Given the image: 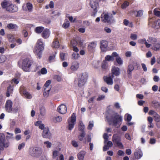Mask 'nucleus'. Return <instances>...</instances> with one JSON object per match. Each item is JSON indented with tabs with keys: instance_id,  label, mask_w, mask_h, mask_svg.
<instances>
[{
	"instance_id": "f257e3e1",
	"label": "nucleus",
	"mask_w": 160,
	"mask_h": 160,
	"mask_svg": "<svg viewBox=\"0 0 160 160\" xmlns=\"http://www.w3.org/2000/svg\"><path fill=\"white\" fill-rule=\"evenodd\" d=\"M32 66V68L33 69L34 72H36L39 68V66L34 63L33 61L29 58H26L24 59L22 61V65L20 66L22 69L25 72H29L30 71V68Z\"/></svg>"
},
{
	"instance_id": "f03ea898",
	"label": "nucleus",
	"mask_w": 160,
	"mask_h": 160,
	"mask_svg": "<svg viewBox=\"0 0 160 160\" xmlns=\"http://www.w3.org/2000/svg\"><path fill=\"white\" fill-rule=\"evenodd\" d=\"M42 149L39 147H31L28 150L29 155L33 158H38L40 157L42 153Z\"/></svg>"
},
{
	"instance_id": "7ed1b4c3",
	"label": "nucleus",
	"mask_w": 160,
	"mask_h": 160,
	"mask_svg": "<svg viewBox=\"0 0 160 160\" xmlns=\"http://www.w3.org/2000/svg\"><path fill=\"white\" fill-rule=\"evenodd\" d=\"M44 49V47L43 42L41 39L38 40L34 48V52L39 59L41 58L42 57V51Z\"/></svg>"
},
{
	"instance_id": "20e7f679",
	"label": "nucleus",
	"mask_w": 160,
	"mask_h": 160,
	"mask_svg": "<svg viewBox=\"0 0 160 160\" xmlns=\"http://www.w3.org/2000/svg\"><path fill=\"white\" fill-rule=\"evenodd\" d=\"M88 75L86 72L82 73L80 75L78 78V85L79 87H82L84 86L87 82Z\"/></svg>"
},
{
	"instance_id": "39448f33",
	"label": "nucleus",
	"mask_w": 160,
	"mask_h": 160,
	"mask_svg": "<svg viewBox=\"0 0 160 160\" xmlns=\"http://www.w3.org/2000/svg\"><path fill=\"white\" fill-rule=\"evenodd\" d=\"M101 19L104 22L110 24L113 21V17L112 15L109 16L108 12L104 13L101 15Z\"/></svg>"
},
{
	"instance_id": "423d86ee",
	"label": "nucleus",
	"mask_w": 160,
	"mask_h": 160,
	"mask_svg": "<svg viewBox=\"0 0 160 160\" xmlns=\"http://www.w3.org/2000/svg\"><path fill=\"white\" fill-rule=\"evenodd\" d=\"M76 116L75 113H73L70 117V119L68 120V129L72 130L74 127L76 122Z\"/></svg>"
},
{
	"instance_id": "0eeeda50",
	"label": "nucleus",
	"mask_w": 160,
	"mask_h": 160,
	"mask_svg": "<svg viewBox=\"0 0 160 160\" xmlns=\"http://www.w3.org/2000/svg\"><path fill=\"white\" fill-rule=\"evenodd\" d=\"M111 120L109 121L113 122V124L115 126H117V124L121 122L122 120V117L120 116L117 113H114L111 117Z\"/></svg>"
},
{
	"instance_id": "6e6552de",
	"label": "nucleus",
	"mask_w": 160,
	"mask_h": 160,
	"mask_svg": "<svg viewBox=\"0 0 160 160\" xmlns=\"http://www.w3.org/2000/svg\"><path fill=\"white\" fill-rule=\"evenodd\" d=\"M104 0H95V1H91L90 2V5L91 8L93 9V16H95L98 11V9L99 7L98 2L100 1H103Z\"/></svg>"
},
{
	"instance_id": "1a4fd4ad",
	"label": "nucleus",
	"mask_w": 160,
	"mask_h": 160,
	"mask_svg": "<svg viewBox=\"0 0 160 160\" xmlns=\"http://www.w3.org/2000/svg\"><path fill=\"white\" fill-rule=\"evenodd\" d=\"M112 141L114 144L117 145L118 147L122 148L123 145L121 142V138L117 134H114L112 137Z\"/></svg>"
},
{
	"instance_id": "9d476101",
	"label": "nucleus",
	"mask_w": 160,
	"mask_h": 160,
	"mask_svg": "<svg viewBox=\"0 0 160 160\" xmlns=\"http://www.w3.org/2000/svg\"><path fill=\"white\" fill-rule=\"evenodd\" d=\"M19 91L21 94H23L27 99H30L32 98V95L29 92L27 91L25 87L22 86L19 89Z\"/></svg>"
},
{
	"instance_id": "9b49d317",
	"label": "nucleus",
	"mask_w": 160,
	"mask_h": 160,
	"mask_svg": "<svg viewBox=\"0 0 160 160\" xmlns=\"http://www.w3.org/2000/svg\"><path fill=\"white\" fill-rule=\"evenodd\" d=\"M108 42L105 40H101L100 42V48L102 52H106L108 50Z\"/></svg>"
},
{
	"instance_id": "f8f14e48",
	"label": "nucleus",
	"mask_w": 160,
	"mask_h": 160,
	"mask_svg": "<svg viewBox=\"0 0 160 160\" xmlns=\"http://www.w3.org/2000/svg\"><path fill=\"white\" fill-rule=\"evenodd\" d=\"M42 136L43 138H51L52 134L48 127H45L43 131Z\"/></svg>"
},
{
	"instance_id": "ddd939ff",
	"label": "nucleus",
	"mask_w": 160,
	"mask_h": 160,
	"mask_svg": "<svg viewBox=\"0 0 160 160\" xmlns=\"http://www.w3.org/2000/svg\"><path fill=\"white\" fill-rule=\"evenodd\" d=\"M33 6L32 4L29 2H27L26 4H24L22 6V9L25 11L32 12L33 9Z\"/></svg>"
},
{
	"instance_id": "4468645a",
	"label": "nucleus",
	"mask_w": 160,
	"mask_h": 160,
	"mask_svg": "<svg viewBox=\"0 0 160 160\" xmlns=\"http://www.w3.org/2000/svg\"><path fill=\"white\" fill-rule=\"evenodd\" d=\"M97 46L96 42H90L88 47V49L90 52H93L95 51V48Z\"/></svg>"
},
{
	"instance_id": "2eb2a0df",
	"label": "nucleus",
	"mask_w": 160,
	"mask_h": 160,
	"mask_svg": "<svg viewBox=\"0 0 160 160\" xmlns=\"http://www.w3.org/2000/svg\"><path fill=\"white\" fill-rule=\"evenodd\" d=\"M112 78L114 77V75L116 76H118L120 74V69L119 68L113 67H112Z\"/></svg>"
},
{
	"instance_id": "dca6fc26",
	"label": "nucleus",
	"mask_w": 160,
	"mask_h": 160,
	"mask_svg": "<svg viewBox=\"0 0 160 160\" xmlns=\"http://www.w3.org/2000/svg\"><path fill=\"white\" fill-rule=\"evenodd\" d=\"M18 8L16 5L11 4L9 5L7 8V11L10 12H15L18 11Z\"/></svg>"
},
{
	"instance_id": "f3484780",
	"label": "nucleus",
	"mask_w": 160,
	"mask_h": 160,
	"mask_svg": "<svg viewBox=\"0 0 160 160\" xmlns=\"http://www.w3.org/2000/svg\"><path fill=\"white\" fill-rule=\"evenodd\" d=\"M58 110L60 113L64 114L66 112L67 109L66 105L61 104L58 107Z\"/></svg>"
},
{
	"instance_id": "a211bd4d",
	"label": "nucleus",
	"mask_w": 160,
	"mask_h": 160,
	"mask_svg": "<svg viewBox=\"0 0 160 160\" xmlns=\"http://www.w3.org/2000/svg\"><path fill=\"white\" fill-rule=\"evenodd\" d=\"M79 63L77 61H74L72 63L70 68L72 71H76L79 68Z\"/></svg>"
},
{
	"instance_id": "6ab92c4d",
	"label": "nucleus",
	"mask_w": 160,
	"mask_h": 160,
	"mask_svg": "<svg viewBox=\"0 0 160 160\" xmlns=\"http://www.w3.org/2000/svg\"><path fill=\"white\" fill-rule=\"evenodd\" d=\"M134 155L136 159L140 158L142 155L141 150L138 148L136 149L134 153Z\"/></svg>"
},
{
	"instance_id": "aec40b11",
	"label": "nucleus",
	"mask_w": 160,
	"mask_h": 160,
	"mask_svg": "<svg viewBox=\"0 0 160 160\" xmlns=\"http://www.w3.org/2000/svg\"><path fill=\"white\" fill-rule=\"evenodd\" d=\"M112 55L114 56L116 58V61L119 64L122 65L123 64V61L117 52H112Z\"/></svg>"
},
{
	"instance_id": "412c9836",
	"label": "nucleus",
	"mask_w": 160,
	"mask_h": 160,
	"mask_svg": "<svg viewBox=\"0 0 160 160\" xmlns=\"http://www.w3.org/2000/svg\"><path fill=\"white\" fill-rule=\"evenodd\" d=\"M12 102L11 101H7L5 104V108L8 112H10L12 111Z\"/></svg>"
},
{
	"instance_id": "4be33fe9",
	"label": "nucleus",
	"mask_w": 160,
	"mask_h": 160,
	"mask_svg": "<svg viewBox=\"0 0 160 160\" xmlns=\"http://www.w3.org/2000/svg\"><path fill=\"white\" fill-rule=\"evenodd\" d=\"M50 34V31L48 29L46 28L44 29L42 34V37L45 39L48 38Z\"/></svg>"
},
{
	"instance_id": "5701e85b",
	"label": "nucleus",
	"mask_w": 160,
	"mask_h": 160,
	"mask_svg": "<svg viewBox=\"0 0 160 160\" xmlns=\"http://www.w3.org/2000/svg\"><path fill=\"white\" fill-rule=\"evenodd\" d=\"M103 78L104 81L108 84L112 85L113 84L112 79L113 78H112V77H111V76H106L104 77Z\"/></svg>"
},
{
	"instance_id": "b1692460",
	"label": "nucleus",
	"mask_w": 160,
	"mask_h": 160,
	"mask_svg": "<svg viewBox=\"0 0 160 160\" xmlns=\"http://www.w3.org/2000/svg\"><path fill=\"white\" fill-rule=\"evenodd\" d=\"M134 68L132 64H130L128 66L127 72L128 77L130 78L131 77L132 72L134 69Z\"/></svg>"
},
{
	"instance_id": "393cba45",
	"label": "nucleus",
	"mask_w": 160,
	"mask_h": 160,
	"mask_svg": "<svg viewBox=\"0 0 160 160\" xmlns=\"http://www.w3.org/2000/svg\"><path fill=\"white\" fill-rule=\"evenodd\" d=\"M7 27L10 29H13L14 31L18 30V27L16 24L13 23H9L7 25Z\"/></svg>"
},
{
	"instance_id": "a878e982",
	"label": "nucleus",
	"mask_w": 160,
	"mask_h": 160,
	"mask_svg": "<svg viewBox=\"0 0 160 160\" xmlns=\"http://www.w3.org/2000/svg\"><path fill=\"white\" fill-rule=\"evenodd\" d=\"M138 42L139 43L141 44L144 43L147 48H149L150 47L151 44H150L148 43L145 38H143L139 39L138 40Z\"/></svg>"
},
{
	"instance_id": "bb28decb",
	"label": "nucleus",
	"mask_w": 160,
	"mask_h": 160,
	"mask_svg": "<svg viewBox=\"0 0 160 160\" xmlns=\"http://www.w3.org/2000/svg\"><path fill=\"white\" fill-rule=\"evenodd\" d=\"M86 154V152L84 151H82L79 152L78 155V158L79 160H83V158Z\"/></svg>"
},
{
	"instance_id": "cd10ccee",
	"label": "nucleus",
	"mask_w": 160,
	"mask_h": 160,
	"mask_svg": "<svg viewBox=\"0 0 160 160\" xmlns=\"http://www.w3.org/2000/svg\"><path fill=\"white\" fill-rule=\"evenodd\" d=\"M13 90V87H12L10 85L8 87L6 92V96L7 97H9L10 96V94L12 93Z\"/></svg>"
},
{
	"instance_id": "c85d7f7f",
	"label": "nucleus",
	"mask_w": 160,
	"mask_h": 160,
	"mask_svg": "<svg viewBox=\"0 0 160 160\" xmlns=\"http://www.w3.org/2000/svg\"><path fill=\"white\" fill-rule=\"evenodd\" d=\"M44 28L43 27H37L35 29V32L38 34H40L43 31Z\"/></svg>"
},
{
	"instance_id": "c756f323",
	"label": "nucleus",
	"mask_w": 160,
	"mask_h": 160,
	"mask_svg": "<svg viewBox=\"0 0 160 160\" xmlns=\"http://www.w3.org/2000/svg\"><path fill=\"white\" fill-rule=\"evenodd\" d=\"M52 47L53 48H58L60 47L59 41L58 40H55L53 42Z\"/></svg>"
},
{
	"instance_id": "7c9ffc66",
	"label": "nucleus",
	"mask_w": 160,
	"mask_h": 160,
	"mask_svg": "<svg viewBox=\"0 0 160 160\" xmlns=\"http://www.w3.org/2000/svg\"><path fill=\"white\" fill-rule=\"evenodd\" d=\"M51 88H44V91L43 92V95L45 97H48L49 96V92Z\"/></svg>"
},
{
	"instance_id": "2f4dec72",
	"label": "nucleus",
	"mask_w": 160,
	"mask_h": 160,
	"mask_svg": "<svg viewBox=\"0 0 160 160\" xmlns=\"http://www.w3.org/2000/svg\"><path fill=\"white\" fill-rule=\"evenodd\" d=\"M115 57L114 56L112 55H112H107L105 58V60L106 61H113L114 60V57Z\"/></svg>"
},
{
	"instance_id": "473e14b6",
	"label": "nucleus",
	"mask_w": 160,
	"mask_h": 160,
	"mask_svg": "<svg viewBox=\"0 0 160 160\" xmlns=\"http://www.w3.org/2000/svg\"><path fill=\"white\" fill-rule=\"evenodd\" d=\"M147 41L149 43L154 44V43L157 42V40L155 38L152 37H149Z\"/></svg>"
},
{
	"instance_id": "72a5a7b5",
	"label": "nucleus",
	"mask_w": 160,
	"mask_h": 160,
	"mask_svg": "<svg viewBox=\"0 0 160 160\" xmlns=\"http://www.w3.org/2000/svg\"><path fill=\"white\" fill-rule=\"evenodd\" d=\"M1 5L3 9H6L7 10V8H8V2L7 1H3L2 2Z\"/></svg>"
},
{
	"instance_id": "f704fd0d",
	"label": "nucleus",
	"mask_w": 160,
	"mask_h": 160,
	"mask_svg": "<svg viewBox=\"0 0 160 160\" xmlns=\"http://www.w3.org/2000/svg\"><path fill=\"white\" fill-rule=\"evenodd\" d=\"M40 114L43 116H44L46 114V110L45 108L43 107H42L40 108Z\"/></svg>"
},
{
	"instance_id": "c9c22d12",
	"label": "nucleus",
	"mask_w": 160,
	"mask_h": 160,
	"mask_svg": "<svg viewBox=\"0 0 160 160\" xmlns=\"http://www.w3.org/2000/svg\"><path fill=\"white\" fill-rule=\"evenodd\" d=\"M62 27L65 29L68 28L70 26V22L68 21L67 20L62 25Z\"/></svg>"
},
{
	"instance_id": "e433bc0d",
	"label": "nucleus",
	"mask_w": 160,
	"mask_h": 160,
	"mask_svg": "<svg viewBox=\"0 0 160 160\" xmlns=\"http://www.w3.org/2000/svg\"><path fill=\"white\" fill-rule=\"evenodd\" d=\"M153 49L155 51L159 50L160 49V43H158L154 44Z\"/></svg>"
},
{
	"instance_id": "4c0bfd02",
	"label": "nucleus",
	"mask_w": 160,
	"mask_h": 160,
	"mask_svg": "<svg viewBox=\"0 0 160 160\" xmlns=\"http://www.w3.org/2000/svg\"><path fill=\"white\" fill-rule=\"evenodd\" d=\"M51 83V81L50 80H48L45 83L44 85V88H51V86H49L50 84Z\"/></svg>"
},
{
	"instance_id": "58836bf2",
	"label": "nucleus",
	"mask_w": 160,
	"mask_h": 160,
	"mask_svg": "<svg viewBox=\"0 0 160 160\" xmlns=\"http://www.w3.org/2000/svg\"><path fill=\"white\" fill-rule=\"evenodd\" d=\"M132 118V117L131 115L128 114H126L125 116V119L128 122H129L131 121Z\"/></svg>"
},
{
	"instance_id": "ea45409f",
	"label": "nucleus",
	"mask_w": 160,
	"mask_h": 160,
	"mask_svg": "<svg viewBox=\"0 0 160 160\" xmlns=\"http://www.w3.org/2000/svg\"><path fill=\"white\" fill-rule=\"evenodd\" d=\"M129 2L127 1H125L121 5V8L122 9H125L129 5Z\"/></svg>"
},
{
	"instance_id": "a19ab883",
	"label": "nucleus",
	"mask_w": 160,
	"mask_h": 160,
	"mask_svg": "<svg viewBox=\"0 0 160 160\" xmlns=\"http://www.w3.org/2000/svg\"><path fill=\"white\" fill-rule=\"evenodd\" d=\"M153 117L154 119L156 122H158L160 121V116L158 114L156 113Z\"/></svg>"
},
{
	"instance_id": "79ce46f5",
	"label": "nucleus",
	"mask_w": 160,
	"mask_h": 160,
	"mask_svg": "<svg viewBox=\"0 0 160 160\" xmlns=\"http://www.w3.org/2000/svg\"><path fill=\"white\" fill-rule=\"evenodd\" d=\"M85 132L81 133L80 134L78 137L79 140L80 141H82L83 140V138L85 137Z\"/></svg>"
},
{
	"instance_id": "37998d69",
	"label": "nucleus",
	"mask_w": 160,
	"mask_h": 160,
	"mask_svg": "<svg viewBox=\"0 0 160 160\" xmlns=\"http://www.w3.org/2000/svg\"><path fill=\"white\" fill-rule=\"evenodd\" d=\"M108 65L107 62L104 61L102 65V68L103 70H106L108 68Z\"/></svg>"
},
{
	"instance_id": "c03bdc74",
	"label": "nucleus",
	"mask_w": 160,
	"mask_h": 160,
	"mask_svg": "<svg viewBox=\"0 0 160 160\" xmlns=\"http://www.w3.org/2000/svg\"><path fill=\"white\" fill-rule=\"evenodd\" d=\"M152 103L153 104V106L156 108H158L160 107V103L158 102H157L156 101H153Z\"/></svg>"
},
{
	"instance_id": "a18cd8bd",
	"label": "nucleus",
	"mask_w": 160,
	"mask_h": 160,
	"mask_svg": "<svg viewBox=\"0 0 160 160\" xmlns=\"http://www.w3.org/2000/svg\"><path fill=\"white\" fill-rule=\"evenodd\" d=\"M72 58L74 59H78L80 57L79 55L78 52H73L72 54Z\"/></svg>"
},
{
	"instance_id": "49530a36",
	"label": "nucleus",
	"mask_w": 160,
	"mask_h": 160,
	"mask_svg": "<svg viewBox=\"0 0 160 160\" xmlns=\"http://www.w3.org/2000/svg\"><path fill=\"white\" fill-rule=\"evenodd\" d=\"M77 44V42L76 40H71L70 45L71 48L73 47V46H76Z\"/></svg>"
},
{
	"instance_id": "de8ad7c7",
	"label": "nucleus",
	"mask_w": 160,
	"mask_h": 160,
	"mask_svg": "<svg viewBox=\"0 0 160 160\" xmlns=\"http://www.w3.org/2000/svg\"><path fill=\"white\" fill-rule=\"evenodd\" d=\"M44 145H46V147L48 148H50L52 145L51 143L48 141H46L44 142Z\"/></svg>"
},
{
	"instance_id": "09e8293b",
	"label": "nucleus",
	"mask_w": 160,
	"mask_h": 160,
	"mask_svg": "<svg viewBox=\"0 0 160 160\" xmlns=\"http://www.w3.org/2000/svg\"><path fill=\"white\" fill-rule=\"evenodd\" d=\"M55 55H52L49 57V61L50 62H52L55 61Z\"/></svg>"
},
{
	"instance_id": "8fccbe9b",
	"label": "nucleus",
	"mask_w": 160,
	"mask_h": 160,
	"mask_svg": "<svg viewBox=\"0 0 160 160\" xmlns=\"http://www.w3.org/2000/svg\"><path fill=\"white\" fill-rule=\"evenodd\" d=\"M19 81L18 79L14 78L12 80L11 83L12 84L14 83L17 84L19 83Z\"/></svg>"
},
{
	"instance_id": "3c124183",
	"label": "nucleus",
	"mask_w": 160,
	"mask_h": 160,
	"mask_svg": "<svg viewBox=\"0 0 160 160\" xmlns=\"http://www.w3.org/2000/svg\"><path fill=\"white\" fill-rule=\"evenodd\" d=\"M40 73L42 74H46L47 73V70L45 68H43L41 69Z\"/></svg>"
},
{
	"instance_id": "603ef678",
	"label": "nucleus",
	"mask_w": 160,
	"mask_h": 160,
	"mask_svg": "<svg viewBox=\"0 0 160 160\" xmlns=\"http://www.w3.org/2000/svg\"><path fill=\"white\" fill-rule=\"evenodd\" d=\"M25 146V143L22 142L19 144L18 146V149L19 150H21Z\"/></svg>"
},
{
	"instance_id": "864d4df0",
	"label": "nucleus",
	"mask_w": 160,
	"mask_h": 160,
	"mask_svg": "<svg viewBox=\"0 0 160 160\" xmlns=\"http://www.w3.org/2000/svg\"><path fill=\"white\" fill-rule=\"evenodd\" d=\"M65 54L63 52H61L60 54V57L62 61L65 60Z\"/></svg>"
},
{
	"instance_id": "5fc2aeb1",
	"label": "nucleus",
	"mask_w": 160,
	"mask_h": 160,
	"mask_svg": "<svg viewBox=\"0 0 160 160\" xmlns=\"http://www.w3.org/2000/svg\"><path fill=\"white\" fill-rule=\"evenodd\" d=\"M154 14L157 16H160V12L157 11L156 9H154L153 11Z\"/></svg>"
},
{
	"instance_id": "6e6d98bb",
	"label": "nucleus",
	"mask_w": 160,
	"mask_h": 160,
	"mask_svg": "<svg viewBox=\"0 0 160 160\" xmlns=\"http://www.w3.org/2000/svg\"><path fill=\"white\" fill-rule=\"evenodd\" d=\"M130 38L132 40H135L137 38V36L136 34H131L130 36Z\"/></svg>"
},
{
	"instance_id": "4d7b16f0",
	"label": "nucleus",
	"mask_w": 160,
	"mask_h": 160,
	"mask_svg": "<svg viewBox=\"0 0 160 160\" xmlns=\"http://www.w3.org/2000/svg\"><path fill=\"white\" fill-rule=\"evenodd\" d=\"M58 151L56 150L54 151L52 154L53 158H56L58 156Z\"/></svg>"
},
{
	"instance_id": "13d9d810",
	"label": "nucleus",
	"mask_w": 160,
	"mask_h": 160,
	"mask_svg": "<svg viewBox=\"0 0 160 160\" xmlns=\"http://www.w3.org/2000/svg\"><path fill=\"white\" fill-rule=\"evenodd\" d=\"M137 17H141L143 14V11L142 10L138 11L137 12Z\"/></svg>"
},
{
	"instance_id": "bf43d9fd",
	"label": "nucleus",
	"mask_w": 160,
	"mask_h": 160,
	"mask_svg": "<svg viewBox=\"0 0 160 160\" xmlns=\"http://www.w3.org/2000/svg\"><path fill=\"white\" fill-rule=\"evenodd\" d=\"M141 65L143 71L145 72H147V69L146 65L144 63H142L141 64Z\"/></svg>"
},
{
	"instance_id": "052dcab7",
	"label": "nucleus",
	"mask_w": 160,
	"mask_h": 160,
	"mask_svg": "<svg viewBox=\"0 0 160 160\" xmlns=\"http://www.w3.org/2000/svg\"><path fill=\"white\" fill-rule=\"evenodd\" d=\"M68 19L71 22H74L76 20V18H75L73 19L72 16L69 17L68 18Z\"/></svg>"
},
{
	"instance_id": "680f3d73",
	"label": "nucleus",
	"mask_w": 160,
	"mask_h": 160,
	"mask_svg": "<svg viewBox=\"0 0 160 160\" xmlns=\"http://www.w3.org/2000/svg\"><path fill=\"white\" fill-rule=\"evenodd\" d=\"M104 31L107 33H110L111 32V29L108 27H105L104 29Z\"/></svg>"
},
{
	"instance_id": "e2e57ef3",
	"label": "nucleus",
	"mask_w": 160,
	"mask_h": 160,
	"mask_svg": "<svg viewBox=\"0 0 160 160\" xmlns=\"http://www.w3.org/2000/svg\"><path fill=\"white\" fill-rule=\"evenodd\" d=\"M158 86L156 85H154L152 88V90L154 92H156L158 90Z\"/></svg>"
},
{
	"instance_id": "0e129e2a",
	"label": "nucleus",
	"mask_w": 160,
	"mask_h": 160,
	"mask_svg": "<svg viewBox=\"0 0 160 160\" xmlns=\"http://www.w3.org/2000/svg\"><path fill=\"white\" fill-rule=\"evenodd\" d=\"M71 48H72L73 50L76 52H78L79 51V49L76 46H73V47Z\"/></svg>"
},
{
	"instance_id": "69168bd1",
	"label": "nucleus",
	"mask_w": 160,
	"mask_h": 160,
	"mask_svg": "<svg viewBox=\"0 0 160 160\" xmlns=\"http://www.w3.org/2000/svg\"><path fill=\"white\" fill-rule=\"evenodd\" d=\"M153 79L154 82H158L159 80V77L158 76L156 75L154 76Z\"/></svg>"
},
{
	"instance_id": "338daca9",
	"label": "nucleus",
	"mask_w": 160,
	"mask_h": 160,
	"mask_svg": "<svg viewBox=\"0 0 160 160\" xmlns=\"http://www.w3.org/2000/svg\"><path fill=\"white\" fill-rule=\"evenodd\" d=\"M72 144L73 146L75 147H77L78 146L77 142L75 141H72Z\"/></svg>"
},
{
	"instance_id": "774afa93",
	"label": "nucleus",
	"mask_w": 160,
	"mask_h": 160,
	"mask_svg": "<svg viewBox=\"0 0 160 160\" xmlns=\"http://www.w3.org/2000/svg\"><path fill=\"white\" fill-rule=\"evenodd\" d=\"M118 154L119 156H123L124 154V152L122 150H119L118 152Z\"/></svg>"
}]
</instances>
